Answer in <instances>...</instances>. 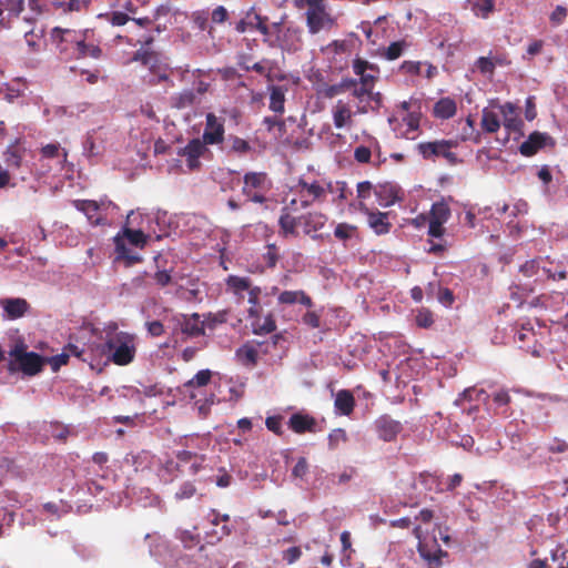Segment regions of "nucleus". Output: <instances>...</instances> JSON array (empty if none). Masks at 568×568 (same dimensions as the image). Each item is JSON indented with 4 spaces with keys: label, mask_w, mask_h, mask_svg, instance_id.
Listing matches in <instances>:
<instances>
[{
    "label": "nucleus",
    "mask_w": 568,
    "mask_h": 568,
    "mask_svg": "<svg viewBox=\"0 0 568 568\" xmlns=\"http://www.w3.org/2000/svg\"><path fill=\"white\" fill-rule=\"evenodd\" d=\"M435 546H437L435 544ZM418 552L420 557L427 561L428 568H440L443 566V559L448 558V552L436 547L432 549L427 544L419 542Z\"/></svg>",
    "instance_id": "6ab92c4d"
},
{
    "label": "nucleus",
    "mask_w": 568,
    "mask_h": 568,
    "mask_svg": "<svg viewBox=\"0 0 568 568\" xmlns=\"http://www.w3.org/2000/svg\"><path fill=\"white\" fill-rule=\"evenodd\" d=\"M272 181L265 172H247L243 176L242 193L254 203H264Z\"/></svg>",
    "instance_id": "423d86ee"
},
{
    "label": "nucleus",
    "mask_w": 568,
    "mask_h": 568,
    "mask_svg": "<svg viewBox=\"0 0 568 568\" xmlns=\"http://www.w3.org/2000/svg\"><path fill=\"white\" fill-rule=\"evenodd\" d=\"M353 112L348 104L338 100L333 108V122L336 129L349 126L352 124Z\"/></svg>",
    "instance_id": "b1692460"
},
{
    "label": "nucleus",
    "mask_w": 568,
    "mask_h": 568,
    "mask_svg": "<svg viewBox=\"0 0 568 568\" xmlns=\"http://www.w3.org/2000/svg\"><path fill=\"white\" fill-rule=\"evenodd\" d=\"M316 426V419L308 414L295 413L288 419V427L296 434L315 433Z\"/></svg>",
    "instance_id": "a211bd4d"
},
{
    "label": "nucleus",
    "mask_w": 568,
    "mask_h": 568,
    "mask_svg": "<svg viewBox=\"0 0 568 568\" xmlns=\"http://www.w3.org/2000/svg\"><path fill=\"white\" fill-rule=\"evenodd\" d=\"M372 156L371 149L364 145L357 146L354 151V159L359 163H368Z\"/></svg>",
    "instance_id": "0e129e2a"
},
{
    "label": "nucleus",
    "mask_w": 568,
    "mask_h": 568,
    "mask_svg": "<svg viewBox=\"0 0 568 568\" xmlns=\"http://www.w3.org/2000/svg\"><path fill=\"white\" fill-rule=\"evenodd\" d=\"M547 144L554 146L555 140L548 133L535 131L520 144L519 151L524 156H532Z\"/></svg>",
    "instance_id": "f8f14e48"
},
{
    "label": "nucleus",
    "mask_w": 568,
    "mask_h": 568,
    "mask_svg": "<svg viewBox=\"0 0 568 568\" xmlns=\"http://www.w3.org/2000/svg\"><path fill=\"white\" fill-rule=\"evenodd\" d=\"M103 17H105L112 26H124L130 20V17L121 11H114L110 14H104Z\"/></svg>",
    "instance_id": "052dcab7"
},
{
    "label": "nucleus",
    "mask_w": 568,
    "mask_h": 568,
    "mask_svg": "<svg viewBox=\"0 0 568 568\" xmlns=\"http://www.w3.org/2000/svg\"><path fill=\"white\" fill-rule=\"evenodd\" d=\"M548 452L552 454H562L568 450V443L560 438H552L547 445Z\"/></svg>",
    "instance_id": "6e6d98bb"
},
{
    "label": "nucleus",
    "mask_w": 568,
    "mask_h": 568,
    "mask_svg": "<svg viewBox=\"0 0 568 568\" xmlns=\"http://www.w3.org/2000/svg\"><path fill=\"white\" fill-rule=\"evenodd\" d=\"M302 556V550L297 546L290 547L288 549L284 550L282 554L283 560H285L288 565L294 564Z\"/></svg>",
    "instance_id": "bf43d9fd"
},
{
    "label": "nucleus",
    "mask_w": 568,
    "mask_h": 568,
    "mask_svg": "<svg viewBox=\"0 0 568 568\" xmlns=\"http://www.w3.org/2000/svg\"><path fill=\"white\" fill-rule=\"evenodd\" d=\"M248 303L252 305L248 308L250 317H258L260 316V295L261 288L258 286L250 287L248 290Z\"/></svg>",
    "instance_id": "a19ab883"
},
{
    "label": "nucleus",
    "mask_w": 568,
    "mask_h": 568,
    "mask_svg": "<svg viewBox=\"0 0 568 568\" xmlns=\"http://www.w3.org/2000/svg\"><path fill=\"white\" fill-rule=\"evenodd\" d=\"M567 8L564 6H557L556 9L551 12L549 20L554 26L561 24L567 18Z\"/></svg>",
    "instance_id": "13d9d810"
},
{
    "label": "nucleus",
    "mask_w": 568,
    "mask_h": 568,
    "mask_svg": "<svg viewBox=\"0 0 568 568\" xmlns=\"http://www.w3.org/2000/svg\"><path fill=\"white\" fill-rule=\"evenodd\" d=\"M212 377V372L210 369L199 371L192 379L185 383V387H203L206 386Z\"/></svg>",
    "instance_id": "c03bdc74"
},
{
    "label": "nucleus",
    "mask_w": 568,
    "mask_h": 568,
    "mask_svg": "<svg viewBox=\"0 0 568 568\" xmlns=\"http://www.w3.org/2000/svg\"><path fill=\"white\" fill-rule=\"evenodd\" d=\"M226 285L235 295H241L242 292L251 287V280L248 277L230 275L226 278Z\"/></svg>",
    "instance_id": "4c0bfd02"
},
{
    "label": "nucleus",
    "mask_w": 568,
    "mask_h": 568,
    "mask_svg": "<svg viewBox=\"0 0 568 568\" xmlns=\"http://www.w3.org/2000/svg\"><path fill=\"white\" fill-rule=\"evenodd\" d=\"M206 143L199 138L192 139L189 143L178 151V155L185 158L186 166L190 171L201 168L200 159L209 153Z\"/></svg>",
    "instance_id": "6e6552de"
},
{
    "label": "nucleus",
    "mask_w": 568,
    "mask_h": 568,
    "mask_svg": "<svg viewBox=\"0 0 568 568\" xmlns=\"http://www.w3.org/2000/svg\"><path fill=\"white\" fill-rule=\"evenodd\" d=\"M297 200L293 199L287 205L283 206L278 217L280 235L283 237H297L300 235L298 227H302L305 235H312L322 230L327 216L321 212L313 211L305 214L296 215Z\"/></svg>",
    "instance_id": "f257e3e1"
},
{
    "label": "nucleus",
    "mask_w": 568,
    "mask_h": 568,
    "mask_svg": "<svg viewBox=\"0 0 568 568\" xmlns=\"http://www.w3.org/2000/svg\"><path fill=\"white\" fill-rule=\"evenodd\" d=\"M357 232V226L348 223H338L334 230V235L341 241L352 239Z\"/></svg>",
    "instance_id": "79ce46f5"
},
{
    "label": "nucleus",
    "mask_w": 568,
    "mask_h": 568,
    "mask_svg": "<svg viewBox=\"0 0 568 568\" xmlns=\"http://www.w3.org/2000/svg\"><path fill=\"white\" fill-rule=\"evenodd\" d=\"M408 47L409 43L406 40L394 41L384 50L383 57L388 61L396 60L403 55Z\"/></svg>",
    "instance_id": "c9c22d12"
},
{
    "label": "nucleus",
    "mask_w": 568,
    "mask_h": 568,
    "mask_svg": "<svg viewBox=\"0 0 568 568\" xmlns=\"http://www.w3.org/2000/svg\"><path fill=\"white\" fill-rule=\"evenodd\" d=\"M308 473V463L305 457H300L292 469V476L294 478L304 479Z\"/></svg>",
    "instance_id": "603ef678"
},
{
    "label": "nucleus",
    "mask_w": 568,
    "mask_h": 568,
    "mask_svg": "<svg viewBox=\"0 0 568 568\" xmlns=\"http://www.w3.org/2000/svg\"><path fill=\"white\" fill-rule=\"evenodd\" d=\"M374 426L378 437L384 442L394 440L403 429L402 424L389 415L379 416L375 420Z\"/></svg>",
    "instance_id": "ddd939ff"
},
{
    "label": "nucleus",
    "mask_w": 568,
    "mask_h": 568,
    "mask_svg": "<svg viewBox=\"0 0 568 568\" xmlns=\"http://www.w3.org/2000/svg\"><path fill=\"white\" fill-rule=\"evenodd\" d=\"M352 69L355 75L358 77V83L365 87H375L379 75V67L371 63L362 58L353 60Z\"/></svg>",
    "instance_id": "9d476101"
},
{
    "label": "nucleus",
    "mask_w": 568,
    "mask_h": 568,
    "mask_svg": "<svg viewBox=\"0 0 568 568\" xmlns=\"http://www.w3.org/2000/svg\"><path fill=\"white\" fill-rule=\"evenodd\" d=\"M115 251H116V258L125 261V266H132L136 263H140L142 258L136 255L132 254L131 251L125 246L124 243L116 241L115 243Z\"/></svg>",
    "instance_id": "58836bf2"
},
{
    "label": "nucleus",
    "mask_w": 568,
    "mask_h": 568,
    "mask_svg": "<svg viewBox=\"0 0 568 568\" xmlns=\"http://www.w3.org/2000/svg\"><path fill=\"white\" fill-rule=\"evenodd\" d=\"M303 323L311 328H318L321 325V317L317 313L308 311L303 315Z\"/></svg>",
    "instance_id": "338daca9"
},
{
    "label": "nucleus",
    "mask_w": 568,
    "mask_h": 568,
    "mask_svg": "<svg viewBox=\"0 0 568 568\" xmlns=\"http://www.w3.org/2000/svg\"><path fill=\"white\" fill-rule=\"evenodd\" d=\"M227 142L230 143V151L237 155H245L252 151L251 144L240 136L230 134Z\"/></svg>",
    "instance_id": "ea45409f"
},
{
    "label": "nucleus",
    "mask_w": 568,
    "mask_h": 568,
    "mask_svg": "<svg viewBox=\"0 0 568 568\" xmlns=\"http://www.w3.org/2000/svg\"><path fill=\"white\" fill-rule=\"evenodd\" d=\"M300 196L302 209L308 207L313 202H323L328 193H333L334 186L331 181L298 179L295 185Z\"/></svg>",
    "instance_id": "20e7f679"
},
{
    "label": "nucleus",
    "mask_w": 568,
    "mask_h": 568,
    "mask_svg": "<svg viewBox=\"0 0 568 568\" xmlns=\"http://www.w3.org/2000/svg\"><path fill=\"white\" fill-rule=\"evenodd\" d=\"M95 356H105L115 365L125 366L133 362L135 357L134 336L126 332H109L105 335L104 343L90 347Z\"/></svg>",
    "instance_id": "f03ea898"
},
{
    "label": "nucleus",
    "mask_w": 568,
    "mask_h": 568,
    "mask_svg": "<svg viewBox=\"0 0 568 568\" xmlns=\"http://www.w3.org/2000/svg\"><path fill=\"white\" fill-rule=\"evenodd\" d=\"M422 63L419 61H404L399 70L403 73L410 74V75H418L420 73Z\"/></svg>",
    "instance_id": "4d7b16f0"
},
{
    "label": "nucleus",
    "mask_w": 568,
    "mask_h": 568,
    "mask_svg": "<svg viewBox=\"0 0 568 568\" xmlns=\"http://www.w3.org/2000/svg\"><path fill=\"white\" fill-rule=\"evenodd\" d=\"M224 123L220 121L214 113H207L205 116V128L202 140L206 145L220 144L224 141Z\"/></svg>",
    "instance_id": "9b49d317"
},
{
    "label": "nucleus",
    "mask_w": 568,
    "mask_h": 568,
    "mask_svg": "<svg viewBox=\"0 0 568 568\" xmlns=\"http://www.w3.org/2000/svg\"><path fill=\"white\" fill-rule=\"evenodd\" d=\"M153 456L148 450H142L138 454H130L126 457V462H131V464L134 466L135 470H144L146 468H150L152 464Z\"/></svg>",
    "instance_id": "473e14b6"
},
{
    "label": "nucleus",
    "mask_w": 568,
    "mask_h": 568,
    "mask_svg": "<svg viewBox=\"0 0 568 568\" xmlns=\"http://www.w3.org/2000/svg\"><path fill=\"white\" fill-rule=\"evenodd\" d=\"M196 99H197L196 93L191 89H186L179 93L173 94L170 98V105H171V108L182 110V109L191 108L192 105H194L196 102Z\"/></svg>",
    "instance_id": "a878e982"
},
{
    "label": "nucleus",
    "mask_w": 568,
    "mask_h": 568,
    "mask_svg": "<svg viewBox=\"0 0 568 568\" xmlns=\"http://www.w3.org/2000/svg\"><path fill=\"white\" fill-rule=\"evenodd\" d=\"M226 322V313H217V314H209V316L203 321L204 328L214 329L217 324H222Z\"/></svg>",
    "instance_id": "864d4df0"
},
{
    "label": "nucleus",
    "mask_w": 568,
    "mask_h": 568,
    "mask_svg": "<svg viewBox=\"0 0 568 568\" xmlns=\"http://www.w3.org/2000/svg\"><path fill=\"white\" fill-rule=\"evenodd\" d=\"M457 145L456 140H438L422 142L417 145V150L424 159L429 160L434 156H442L446 148H456Z\"/></svg>",
    "instance_id": "f3484780"
},
{
    "label": "nucleus",
    "mask_w": 568,
    "mask_h": 568,
    "mask_svg": "<svg viewBox=\"0 0 568 568\" xmlns=\"http://www.w3.org/2000/svg\"><path fill=\"white\" fill-rule=\"evenodd\" d=\"M148 333L152 337H159L164 334V325L160 321H152L145 323Z\"/></svg>",
    "instance_id": "774afa93"
},
{
    "label": "nucleus",
    "mask_w": 568,
    "mask_h": 568,
    "mask_svg": "<svg viewBox=\"0 0 568 568\" xmlns=\"http://www.w3.org/2000/svg\"><path fill=\"white\" fill-rule=\"evenodd\" d=\"M450 216V209L445 202H436L432 205L428 220L446 223Z\"/></svg>",
    "instance_id": "72a5a7b5"
},
{
    "label": "nucleus",
    "mask_w": 568,
    "mask_h": 568,
    "mask_svg": "<svg viewBox=\"0 0 568 568\" xmlns=\"http://www.w3.org/2000/svg\"><path fill=\"white\" fill-rule=\"evenodd\" d=\"M342 93H344V91L342 90L339 83L324 84L318 89V94L325 99H333Z\"/></svg>",
    "instance_id": "8fccbe9b"
},
{
    "label": "nucleus",
    "mask_w": 568,
    "mask_h": 568,
    "mask_svg": "<svg viewBox=\"0 0 568 568\" xmlns=\"http://www.w3.org/2000/svg\"><path fill=\"white\" fill-rule=\"evenodd\" d=\"M515 106L513 103H505L500 105V112L504 116V126L508 131H517L521 126V121L516 116Z\"/></svg>",
    "instance_id": "c85d7f7f"
},
{
    "label": "nucleus",
    "mask_w": 568,
    "mask_h": 568,
    "mask_svg": "<svg viewBox=\"0 0 568 568\" xmlns=\"http://www.w3.org/2000/svg\"><path fill=\"white\" fill-rule=\"evenodd\" d=\"M196 493V488L193 483L185 481L181 485L179 490L175 493L174 498L176 500H184L193 497Z\"/></svg>",
    "instance_id": "09e8293b"
},
{
    "label": "nucleus",
    "mask_w": 568,
    "mask_h": 568,
    "mask_svg": "<svg viewBox=\"0 0 568 568\" xmlns=\"http://www.w3.org/2000/svg\"><path fill=\"white\" fill-rule=\"evenodd\" d=\"M132 61L141 62L142 65L148 68L150 71V84H158L162 81L170 80V68L166 62L163 61L161 54L158 52L146 50V49H139L134 52Z\"/></svg>",
    "instance_id": "39448f33"
},
{
    "label": "nucleus",
    "mask_w": 568,
    "mask_h": 568,
    "mask_svg": "<svg viewBox=\"0 0 568 568\" xmlns=\"http://www.w3.org/2000/svg\"><path fill=\"white\" fill-rule=\"evenodd\" d=\"M7 318L18 320L24 316L30 310V304L21 297H8L0 301Z\"/></svg>",
    "instance_id": "dca6fc26"
},
{
    "label": "nucleus",
    "mask_w": 568,
    "mask_h": 568,
    "mask_svg": "<svg viewBox=\"0 0 568 568\" xmlns=\"http://www.w3.org/2000/svg\"><path fill=\"white\" fill-rule=\"evenodd\" d=\"M124 236L132 245L139 247H143L148 241V236L141 230L124 229Z\"/></svg>",
    "instance_id": "49530a36"
},
{
    "label": "nucleus",
    "mask_w": 568,
    "mask_h": 568,
    "mask_svg": "<svg viewBox=\"0 0 568 568\" xmlns=\"http://www.w3.org/2000/svg\"><path fill=\"white\" fill-rule=\"evenodd\" d=\"M45 358L36 352H28V346L16 343L8 353L7 369L10 374L22 373L26 376H34L42 372Z\"/></svg>",
    "instance_id": "7ed1b4c3"
},
{
    "label": "nucleus",
    "mask_w": 568,
    "mask_h": 568,
    "mask_svg": "<svg viewBox=\"0 0 568 568\" xmlns=\"http://www.w3.org/2000/svg\"><path fill=\"white\" fill-rule=\"evenodd\" d=\"M305 16L306 26L312 34H316L324 29H331L335 24V19L326 11V7L307 9Z\"/></svg>",
    "instance_id": "1a4fd4ad"
},
{
    "label": "nucleus",
    "mask_w": 568,
    "mask_h": 568,
    "mask_svg": "<svg viewBox=\"0 0 568 568\" xmlns=\"http://www.w3.org/2000/svg\"><path fill=\"white\" fill-rule=\"evenodd\" d=\"M475 64L483 74H493L495 72V62L490 57H479Z\"/></svg>",
    "instance_id": "3c124183"
},
{
    "label": "nucleus",
    "mask_w": 568,
    "mask_h": 568,
    "mask_svg": "<svg viewBox=\"0 0 568 568\" xmlns=\"http://www.w3.org/2000/svg\"><path fill=\"white\" fill-rule=\"evenodd\" d=\"M546 262L542 260H529L526 261L519 268V272L526 278H534L535 283H542L545 281V274L548 271H545Z\"/></svg>",
    "instance_id": "aec40b11"
},
{
    "label": "nucleus",
    "mask_w": 568,
    "mask_h": 568,
    "mask_svg": "<svg viewBox=\"0 0 568 568\" xmlns=\"http://www.w3.org/2000/svg\"><path fill=\"white\" fill-rule=\"evenodd\" d=\"M481 128L487 133H495L500 128L498 115L490 110L485 109L481 116Z\"/></svg>",
    "instance_id": "e433bc0d"
},
{
    "label": "nucleus",
    "mask_w": 568,
    "mask_h": 568,
    "mask_svg": "<svg viewBox=\"0 0 568 568\" xmlns=\"http://www.w3.org/2000/svg\"><path fill=\"white\" fill-rule=\"evenodd\" d=\"M181 331L189 337H197L205 334L203 321H200V315L197 313L183 315Z\"/></svg>",
    "instance_id": "4be33fe9"
},
{
    "label": "nucleus",
    "mask_w": 568,
    "mask_h": 568,
    "mask_svg": "<svg viewBox=\"0 0 568 568\" xmlns=\"http://www.w3.org/2000/svg\"><path fill=\"white\" fill-rule=\"evenodd\" d=\"M335 409L344 416H349L355 407V398L351 390L341 389L337 392L335 402Z\"/></svg>",
    "instance_id": "5701e85b"
},
{
    "label": "nucleus",
    "mask_w": 568,
    "mask_h": 568,
    "mask_svg": "<svg viewBox=\"0 0 568 568\" xmlns=\"http://www.w3.org/2000/svg\"><path fill=\"white\" fill-rule=\"evenodd\" d=\"M456 102L450 98H442L434 105V115L438 119H450L456 114Z\"/></svg>",
    "instance_id": "bb28decb"
},
{
    "label": "nucleus",
    "mask_w": 568,
    "mask_h": 568,
    "mask_svg": "<svg viewBox=\"0 0 568 568\" xmlns=\"http://www.w3.org/2000/svg\"><path fill=\"white\" fill-rule=\"evenodd\" d=\"M180 540L185 548H192L199 542V535H195L189 530H184L180 534Z\"/></svg>",
    "instance_id": "69168bd1"
},
{
    "label": "nucleus",
    "mask_w": 568,
    "mask_h": 568,
    "mask_svg": "<svg viewBox=\"0 0 568 568\" xmlns=\"http://www.w3.org/2000/svg\"><path fill=\"white\" fill-rule=\"evenodd\" d=\"M473 13L481 19H487L495 10V0H468Z\"/></svg>",
    "instance_id": "7c9ffc66"
},
{
    "label": "nucleus",
    "mask_w": 568,
    "mask_h": 568,
    "mask_svg": "<svg viewBox=\"0 0 568 568\" xmlns=\"http://www.w3.org/2000/svg\"><path fill=\"white\" fill-rule=\"evenodd\" d=\"M278 304H286V305H293V304H301L304 305L307 308H311L314 306V303L308 294H306L303 290L297 291H283L277 296Z\"/></svg>",
    "instance_id": "412c9836"
},
{
    "label": "nucleus",
    "mask_w": 568,
    "mask_h": 568,
    "mask_svg": "<svg viewBox=\"0 0 568 568\" xmlns=\"http://www.w3.org/2000/svg\"><path fill=\"white\" fill-rule=\"evenodd\" d=\"M263 260L267 267L274 268L280 260L278 247L275 244H268L266 252L263 254Z\"/></svg>",
    "instance_id": "de8ad7c7"
},
{
    "label": "nucleus",
    "mask_w": 568,
    "mask_h": 568,
    "mask_svg": "<svg viewBox=\"0 0 568 568\" xmlns=\"http://www.w3.org/2000/svg\"><path fill=\"white\" fill-rule=\"evenodd\" d=\"M265 425L268 430L273 432L276 435H282V417L281 416H270L265 420Z\"/></svg>",
    "instance_id": "e2e57ef3"
},
{
    "label": "nucleus",
    "mask_w": 568,
    "mask_h": 568,
    "mask_svg": "<svg viewBox=\"0 0 568 568\" xmlns=\"http://www.w3.org/2000/svg\"><path fill=\"white\" fill-rule=\"evenodd\" d=\"M545 271H549L545 274V281H560L567 277V271L565 270V267H561L558 264L555 265L552 262L546 263Z\"/></svg>",
    "instance_id": "37998d69"
},
{
    "label": "nucleus",
    "mask_w": 568,
    "mask_h": 568,
    "mask_svg": "<svg viewBox=\"0 0 568 568\" xmlns=\"http://www.w3.org/2000/svg\"><path fill=\"white\" fill-rule=\"evenodd\" d=\"M236 357L245 366H255L257 364L258 352L256 347L246 343L236 351Z\"/></svg>",
    "instance_id": "c756f323"
},
{
    "label": "nucleus",
    "mask_w": 568,
    "mask_h": 568,
    "mask_svg": "<svg viewBox=\"0 0 568 568\" xmlns=\"http://www.w3.org/2000/svg\"><path fill=\"white\" fill-rule=\"evenodd\" d=\"M357 210L366 215L367 224L376 235H385L390 232L392 223L388 212L369 209L364 202H358Z\"/></svg>",
    "instance_id": "0eeeda50"
},
{
    "label": "nucleus",
    "mask_w": 568,
    "mask_h": 568,
    "mask_svg": "<svg viewBox=\"0 0 568 568\" xmlns=\"http://www.w3.org/2000/svg\"><path fill=\"white\" fill-rule=\"evenodd\" d=\"M374 193L379 205L384 207H388L403 200V192L400 187L390 182L378 184L374 189Z\"/></svg>",
    "instance_id": "4468645a"
},
{
    "label": "nucleus",
    "mask_w": 568,
    "mask_h": 568,
    "mask_svg": "<svg viewBox=\"0 0 568 568\" xmlns=\"http://www.w3.org/2000/svg\"><path fill=\"white\" fill-rule=\"evenodd\" d=\"M490 397L495 405V413L504 417H508L510 415L509 404L511 402L508 390L504 388L497 389L490 395Z\"/></svg>",
    "instance_id": "393cba45"
},
{
    "label": "nucleus",
    "mask_w": 568,
    "mask_h": 568,
    "mask_svg": "<svg viewBox=\"0 0 568 568\" xmlns=\"http://www.w3.org/2000/svg\"><path fill=\"white\" fill-rule=\"evenodd\" d=\"M252 323L253 333L256 335H266L276 329L275 320L273 315L268 314L263 321L260 317Z\"/></svg>",
    "instance_id": "f704fd0d"
},
{
    "label": "nucleus",
    "mask_w": 568,
    "mask_h": 568,
    "mask_svg": "<svg viewBox=\"0 0 568 568\" xmlns=\"http://www.w3.org/2000/svg\"><path fill=\"white\" fill-rule=\"evenodd\" d=\"M267 131H272L277 129L278 135H282L285 132V123L284 121L275 118V116H265L263 120Z\"/></svg>",
    "instance_id": "5fc2aeb1"
},
{
    "label": "nucleus",
    "mask_w": 568,
    "mask_h": 568,
    "mask_svg": "<svg viewBox=\"0 0 568 568\" xmlns=\"http://www.w3.org/2000/svg\"><path fill=\"white\" fill-rule=\"evenodd\" d=\"M75 50L78 58H93L100 59L102 57V49L97 44L87 43L84 40H77Z\"/></svg>",
    "instance_id": "2f4dec72"
},
{
    "label": "nucleus",
    "mask_w": 568,
    "mask_h": 568,
    "mask_svg": "<svg viewBox=\"0 0 568 568\" xmlns=\"http://www.w3.org/2000/svg\"><path fill=\"white\" fill-rule=\"evenodd\" d=\"M73 205L78 211L84 213L91 225L99 226L106 223V219L104 216L98 215V212L101 211V204H97V201L74 200Z\"/></svg>",
    "instance_id": "2eb2a0df"
},
{
    "label": "nucleus",
    "mask_w": 568,
    "mask_h": 568,
    "mask_svg": "<svg viewBox=\"0 0 568 568\" xmlns=\"http://www.w3.org/2000/svg\"><path fill=\"white\" fill-rule=\"evenodd\" d=\"M64 349L69 354V357L74 356L84 363H91L92 361V355H89L84 347H80L77 344L69 343Z\"/></svg>",
    "instance_id": "a18cd8bd"
},
{
    "label": "nucleus",
    "mask_w": 568,
    "mask_h": 568,
    "mask_svg": "<svg viewBox=\"0 0 568 568\" xmlns=\"http://www.w3.org/2000/svg\"><path fill=\"white\" fill-rule=\"evenodd\" d=\"M270 105L268 108L275 112L283 114L285 111V90L280 85H271L270 87Z\"/></svg>",
    "instance_id": "cd10ccee"
},
{
    "label": "nucleus",
    "mask_w": 568,
    "mask_h": 568,
    "mask_svg": "<svg viewBox=\"0 0 568 568\" xmlns=\"http://www.w3.org/2000/svg\"><path fill=\"white\" fill-rule=\"evenodd\" d=\"M373 184L369 181H363L357 184V197L359 202H364L371 196Z\"/></svg>",
    "instance_id": "680f3d73"
}]
</instances>
